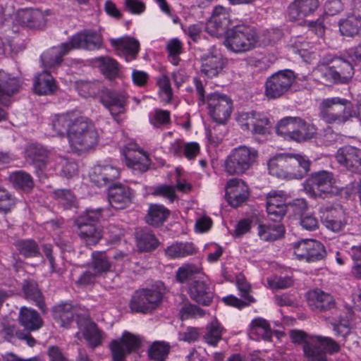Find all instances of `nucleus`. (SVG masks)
<instances>
[{"label":"nucleus","mask_w":361,"mask_h":361,"mask_svg":"<svg viewBox=\"0 0 361 361\" xmlns=\"http://www.w3.org/2000/svg\"><path fill=\"white\" fill-rule=\"evenodd\" d=\"M1 326L0 336L7 341L13 342L15 338H18V334H21L20 331L17 330L16 323L13 321H4Z\"/></svg>","instance_id":"nucleus-58"},{"label":"nucleus","mask_w":361,"mask_h":361,"mask_svg":"<svg viewBox=\"0 0 361 361\" xmlns=\"http://www.w3.org/2000/svg\"><path fill=\"white\" fill-rule=\"evenodd\" d=\"M226 200L230 205L238 207L249 197L248 186L240 179L229 180L225 187Z\"/></svg>","instance_id":"nucleus-21"},{"label":"nucleus","mask_w":361,"mask_h":361,"mask_svg":"<svg viewBox=\"0 0 361 361\" xmlns=\"http://www.w3.org/2000/svg\"><path fill=\"white\" fill-rule=\"evenodd\" d=\"M210 116L219 123H223L230 117L232 111V101L226 94L214 92L207 97Z\"/></svg>","instance_id":"nucleus-14"},{"label":"nucleus","mask_w":361,"mask_h":361,"mask_svg":"<svg viewBox=\"0 0 361 361\" xmlns=\"http://www.w3.org/2000/svg\"><path fill=\"white\" fill-rule=\"evenodd\" d=\"M161 300L162 293L157 289H141L132 296L129 307L133 312L145 314L156 309Z\"/></svg>","instance_id":"nucleus-9"},{"label":"nucleus","mask_w":361,"mask_h":361,"mask_svg":"<svg viewBox=\"0 0 361 361\" xmlns=\"http://www.w3.org/2000/svg\"><path fill=\"white\" fill-rule=\"evenodd\" d=\"M250 335L251 337L257 336L258 338L269 340L272 336L269 322L262 317L254 319L250 325Z\"/></svg>","instance_id":"nucleus-42"},{"label":"nucleus","mask_w":361,"mask_h":361,"mask_svg":"<svg viewBox=\"0 0 361 361\" xmlns=\"http://www.w3.org/2000/svg\"><path fill=\"white\" fill-rule=\"evenodd\" d=\"M118 176V169L110 164H97L92 168L90 174L91 181L99 187L108 185Z\"/></svg>","instance_id":"nucleus-26"},{"label":"nucleus","mask_w":361,"mask_h":361,"mask_svg":"<svg viewBox=\"0 0 361 361\" xmlns=\"http://www.w3.org/2000/svg\"><path fill=\"white\" fill-rule=\"evenodd\" d=\"M14 22L31 28H39L45 25L46 18L39 9L22 8L16 12Z\"/></svg>","instance_id":"nucleus-24"},{"label":"nucleus","mask_w":361,"mask_h":361,"mask_svg":"<svg viewBox=\"0 0 361 361\" xmlns=\"http://www.w3.org/2000/svg\"><path fill=\"white\" fill-rule=\"evenodd\" d=\"M23 290L27 300L33 301L42 312H46V305L41 291L34 281H25Z\"/></svg>","instance_id":"nucleus-39"},{"label":"nucleus","mask_w":361,"mask_h":361,"mask_svg":"<svg viewBox=\"0 0 361 361\" xmlns=\"http://www.w3.org/2000/svg\"><path fill=\"white\" fill-rule=\"evenodd\" d=\"M132 190L126 185L119 184L109 190V202L116 209H123L128 207L133 198Z\"/></svg>","instance_id":"nucleus-27"},{"label":"nucleus","mask_w":361,"mask_h":361,"mask_svg":"<svg viewBox=\"0 0 361 361\" xmlns=\"http://www.w3.org/2000/svg\"><path fill=\"white\" fill-rule=\"evenodd\" d=\"M110 42L117 54L124 57L126 61L136 59L140 49V43L137 39L126 36L111 39Z\"/></svg>","instance_id":"nucleus-23"},{"label":"nucleus","mask_w":361,"mask_h":361,"mask_svg":"<svg viewBox=\"0 0 361 361\" xmlns=\"http://www.w3.org/2000/svg\"><path fill=\"white\" fill-rule=\"evenodd\" d=\"M190 298L202 305H209L212 300L209 287L202 281H194L188 288Z\"/></svg>","instance_id":"nucleus-34"},{"label":"nucleus","mask_w":361,"mask_h":361,"mask_svg":"<svg viewBox=\"0 0 361 361\" xmlns=\"http://www.w3.org/2000/svg\"><path fill=\"white\" fill-rule=\"evenodd\" d=\"M166 49L171 62L175 66L178 65L180 61L178 56L181 54L183 49L182 42L176 38L172 39L167 43Z\"/></svg>","instance_id":"nucleus-57"},{"label":"nucleus","mask_w":361,"mask_h":361,"mask_svg":"<svg viewBox=\"0 0 361 361\" xmlns=\"http://www.w3.org/2000/svg\"><path fill=\"white\" fill-rule=\"evenodd\" d=\"M33 88L35 92L39 95H48L56 91L57 85L52 75L44 71L35 76Z\"/></svg>","instance_id":"nucleus-35"},{"label":"nucleus","mask_w":361,"mask_h":361,"mask_svg":"<svg viewBox=\"0 0 361 361\" xmlns=\"http://www.w3.org/2000/svg\"><path fill=\"white\" fill-rule=\"evenodd\" d=\"M258 152L253 147L240 145L233 149L224 161L226 172L231 175H241L256 162Z\"/></svg>","instance_id":"nucleus-4"},{"label":"nucleus","mask_w":361,"mask_h":361,"mask_svg":"<svg viewBox=\"0 0 361 361\" xmlns=\"http://www.w3.org/2000/svg\"><path fill=\"white\" fill-rule=\"evenodd\" d=\"M311 161L301 154H283L271 159L268 163L269 173L279 178H302L310 171Z\"/></svg>","instance_id":"nucleus-1"},{"label":"nucleus","mask_w":361,"mask_h":361,"mask_svg":"<svg viewBox=\"0 0 361 361\" xmlns=\"http://www.w3.org/2000/svg\"><path fill=\"white\" fill-rule=\"evenodd\" d=\"M92 269L95 274L100 275L110 270L111 263L104 252L92 253Z\"/></svg>","instance_id":"nucleus-52"},{"label":"nucleus","mask_w":361,"mask_h":361,"mask_svg":"<svg viewBox=\"0 0 361 361\" xmlns=\"http://www.w3.org/2000/svg\"><path fill=\"white\" fill-rule=\"evenodd\" d=\"M14 200L11 195L3 188L0 192V209L4 212H8L14 206Z\"/></svg>","instance_id":"nucleus-64"},{"label":"nucleus","mask_w":361,"mask_h":361,"mask_svg":"<svg viewBox=\"0 0 361 361\" xmlns=\"http://www.w3.org/2000/svg\"><path fill=\"white\" fill-rule=\"evenodd\" d=\"M223 331L221 324L216 320L212 321L206 327L204 340L207 344L216 346L221 339Z\"/></svg>","instance_id":"nucleus-46"},{"label":"nucleus","mask_w":361,"mask_h":361,"mask_svg":"<svg viewBox=\"0 0 361 361\" xmlns=\"http://www.w3.org/2000/svg\"><path fill=\"white\" fill-rule=\"evenodd\" d=\"M49 152L40 145H30L26 150L27 161L37 168H42L48 162Z\"/></svg>","instance_id":"nucleus-37"},{"label":"nucleus","mask_w":361,"mask_h":361,"mask_svg":"<svg viewBox=\"0 0 361 361\" xmlns=\"http://www.w3.org/2000/svg\"><path fill=\"white\" fill-rule=\"evenodd\" d=\"M99 98L100 102L109 111L117 122L119 116L126 112L127 96L121 91L104 89L101 90Z\"/></svg>","instance_id":"nucleus-13"},{"label":"nucleus","mask_w":361,"mask_h":361,"mask_svg":"<svg viewBox=\"0 0 361 361\" xmlns=\"http://www.w3.org/2000/svg\"><path fill=\"white\" fill-rule=\"evenodd\" d=\"M99 133L94 124L89 118L80 116L71 128L68 143L71 148L78 153H85L94 149L99 142Z\"/></svg>","instance_id":"nucleus-2"},{"label":"nucleus","mask_w":361,"mask_h":361,"mask_svg":"<svg viewBox=\"0 0 361 361\" xmlns=\"http://www.w3.org/2000/svg\"><path fill=\"white\" fill-rule=\"evenodd\" d=\"M305 190L312 197L322 198L338 195L341 192L336 185L334 174L326 171L312 173L306 180Z\"/></svg>","instance_id":"nucleus-6"},{"label":"nucleus","mask_w":361,"mask_h":361,"mask_svg":"<svg viewBox=\"0 0 361 361\" xmlns=\"http://www.w3.org/2000/svg\"><path fill=\"white\" fill-rule=\"evenodd\" d=\"M319 70L322 78L326 82L341 83L338 73H337V69L335 66H323L321 67Z\"/></svg>","instance_id":"nucleus-62"},{"label":"nucleus","mask_w":361,"mask_h":361,"mask_svg":"<svg viewBox=\"0 0 361 361\" xmlns=\"http://www.w3.org/2000/svg\"><path fill=\"white\" fill-rule=\"evenodd\" d=\"M231 23L229 9L222 6H216L206 24L205 30L210 35L219 37L224 34Z\"/></svg>","instance_id":"nucleus-17"},{"label":"nucleus","mask_w":361,"mask_h":361,"mask_svg":"<svg viewBox=\"0 0 361 361\" xmlns=\"http://www.w3.org/2000/svg\"><path fill=\"white\" fill-rule=\"evenodd\" d=\"M322 219L324 226L334 232L341 231L348 224L346 213L340 206L326 209Z\"/></svg>","instance_id":"nucleus-29"},{"label":"nucleus","mask_w":361,"mask_h":361,"mask_svg":"<svg viewBox=\"0 0 361 361\" xmlns=\"http://www.w3.org/2000/svg\"><path fill=\"white\" fill-rule=\"evenodd\" d=\"M19 321L27 329L35 331L42 327V319L34 310L26 307H21L19 313Z\"/></svg>","instance_id":"nucleus-38"},{"label":"nucleus","mask_w":361,"mask_h":361,"mask_svg":"<svg viewBox=\"0 0 361 361\" xmlns=\"http://www.w3.org/2000/svg\"><path fill=\"white\" fill-rule=\"evenodd\" d=\"M286 208V197L283 191H272L268 194L267 212L271 220H280L285 215Z\"/></svg>","instance_id":"nucleus-25"},{"label":"nucleus","mask_w":361,"mask_h":361,"mask_svg":"<svg viewBox=\"0 0 361 361\" xmlns=\"http://www.w3.org/2000/svg\"><path fill=\"white\" fill-rule=\"evenodd\" d=\"M361 27V19L353 13L346 19L341 21L339 28L341 34L345 36H354L357 35Z\"/></svg>","instance_id":"nucleus-45"},{"label":"nucleus","mask_w":361,"mask_h":361,"mask_svg":"<svg viewBox=\"0 0 361 361\" xmlns=\"http://www.w3.org/2000/svg\"><path fill=\"white\" fill-rule=\"evenodd\" d=\"M236 286L240 290L242 297L246 300L248 303L254 302L255 299L252 296L249 295L250 290V285L246 281L243 275H238L236 277Z\"/></svg>","instance_id":"nucleus-61"},{"label":"nucleus","mask_w":361,"mask_h":361,"mask_svg":"<svg viewBox=\"0 0 361 361\" xmlns=\"http://www.w3.org/2000/svg\"><path fill=\"white\" fill-rule=\"evenodd\" d=\"M52 312L54 320L62 327H68L76 314L75 308L68 303L56 305L53 308Z\"/></svg>","instance_id":"nucleus-36"},{"label":"nucleus","mask_w":361,"mask_h":361,"mask_svg":"<svg viewBox=\"0 0 361 361\" xmlns=\"http://www.w3.org/2000/svg\"><path fill=\"white\" fill-rule=\"evenodd\" d=\"M339 345L328 337L312 338L305 347V355L310 361L326 360V351L338 352Z\"/></svg>","instance_id":"nucleus-12"},{"label":"nucleus","mask_w":361,"mask_h":361,"mask_svg":"<svg viewBox=\"0 0 361 361\" xmlns=\"http://www.w3.org/2000/svg\"><path fill=\"white\" fill-rule=\"evenodd\" d=\"M78 118L74 114L69 113L55 115L51 123L53 135L58 136L66 135L68 137L71 128H72Z\"/></svg>","instance_id":"nucleus-33"},{"label":"nucleus","mask_w":361,"mask_h":361,"mask_svg":"<svg viewBox=\"0 0 361 361\" xmlns=\"http://www.w3.org/2000/svg\"><path fill=\"white\" fill-rule=\"evenodd\" d=\"M68 42L63 43L60 46L53 47L44 51L41 56V61L44 68L51 69L59 66L63 56L71 51Z\"/></svg>","instance_id":"nucleus-30"},{"label":"nucleus","mask_w":361,"mask_h":361,"mask_svg":"<svg viewBox=\"0 0 361 361\" xmlns=\"http://www.w3.org/2000/svg\"><path fill=\"white\" fill-rule=\"evenodd\" d=\"M170 212L161 204H151L146 217L147 224L152 226H159L163 224L169 217Z\"/></svg>","instance_id":"nucleus-41"},{"label":"nucleus","mask_w":361,"mask_h":361,"mask_svg":"<svg viewBox=\"0 0 361 361\" xmlns=\"http://www.w3.org/2000/svg\"><path fill=\"white\" fill-rule=\"evenodd\" d=\"M99 66L103 74L108 78H116L118 74V64L116 60L109 56L97 59Z\"/></svg>","instance_id":"nucleus-49"},{"label":"nucleus","mask_w":361,"mask_h":361,"mask_svg":"<svg viewBox=\"0 0 361 361\" xmlns=\"http://www.w3.org/2000/svg\"><path fill=\"white\" fill-rule=\"evenodd\" d=\"M296 119L297 117H286L280 120L276 126V133L286 140H292Z\"/></svg>","instance_id":"nucleus-47"},{"label":"nucleus","mask_w":361,"mask_h":361,"mask_svg":"<svg viewBox=\"0 0 361 361\" xmlns=\"http://www.w3.org/2000/svg\"><path fill=\"white\" fill-rule=\"evenodd\" d=\"M267 283L271 289H283L291 286L293 281L289 276H274L268 279Z\"/></svg>","instance_id":"nucleus-60"},{"label":"nucleus","mask_w":361,"mask_h":361,"mask_svg":"<svg viewBox=\"0 0 361 361\" xmlns=\"http://www.w3.org/2000/svg\"><path fill=\"white\" fill-rule=\"evenodd\" d=\"M102 212L101 209H87L75 220V224L78 229L79 236L87 245H95L102 238L101 231L95 226V223L102 216Z\"/></svg>","instance_id":"nucleus-8"},{"label":"nucleus","mask_w":361,"mask_h":361,"mask_svg":"<svg viewBox=\"0 0 361 361\" xmlns=\"http://www.w3.org/2000/svg\"><path fill=\"white\" fill-rule=\"evenodd\" d=\"M201 72L208 78L219 76L226 64L219 50L214 46L201 56Z\"/></svg>","instance_id":"nucleus-16"},{"label":"nucleus","mask_w":361,"mask_h":361,"mask_svg":"<svg viewBox=\"0 0 361 361\" xmlns=\"http://www.w3.org/2000/svg\"><path fill=\"white\" fill-rule=\"evenodd\" d=\"M137 244L140 250L149 252L157 247L159 240L152 231L145 230L137 233Z\"/></svg>","instance_id":"nucleus-44"},{"label":"nucleus","mask_w":361,"mask_h":361,"mask_svg":"<svg viewBox=\"0 0 361 361\" xmlns=\"http://www.w3.org/2000/svg\"><path fill=\"white\" fill-rule=\"evenodd\" d=\"M68 44L71 50L74 49L94 50L102 47V37L95 31L84 30L73 36Z\"/></svg>","instance_id":"nucleus-22"},{"label":"nucleus","mask_w":361,"mask_h":361,"mask_svg":"<svg viewBox=\"0 0 361 361\" xmlns=\"http://www.w3.org/2000/svg\"><path fill=\"white\" fill-rule=\"evenodd\" d=\"M20 88V80L8 73L0 70V103L8 105V99L18 93Z\"/></svg>","instance_id":"nucleus-31"},{"label":"nucleus","mask_w":361,"mask_h":361,"mask_svg":"<svg viewBox=\"0 0 361 361\" xmlns=\"http://www.w3.org/2000/svg\"><path fill=\"white\" fill-rule=\"evenodd\" d=\"M153 195L157 196H162L165 198H167L170 200V202H173L175 198L176 197L175 193V188L171 185H162L158 186L155 188Z\"/></svg>","instance_id":"nucleus-63"},{"label":"nucleus","mask_w":361,"mask_h":361,"mask_svg":"<svg viewBox=\"0 0 361 361\" xmlns=\"http://www.w3.org/2000/svg\"><path fill=\"white\" fill-rule=\"evenodd\" d=\"M159 87V94L161 99L165 102H169L172 97V90L169 78L166 75H161L157 80Z\"/></svg>","instance_id":"nucleus-59"},{"label":"nucleus","mask_w":361,"mask_h":361,"mask_svg":"<svg viewBox=\"0 0 361 361\" xmlns=\"http://www.w3.org/2000/svg\"><path fill=\"white\" fill-rule=\"evenodd\" d=\"M337 73L340 78L341 83L348 82L354 75V68L350 62L343 59L336 60Z\"/></svg>","instance_id":"nucleus-54"},{"label":"nucleus","mask_w":361,"mask_h":361,"mask_svg":"<svg viewBox=\"0 0 361 361\" xmlns=\"http://www.w3.org/2000/svg\"><path fill=\"white\" fill-rule=\"evenodd\" d=\"M307 303L313 311H326L335 307L334 298L320 289H315L308 293Z\"/></svg>","instance_id":"nucleus-32"},{"label":"nucleus","mask_w":361,"mask_h":361,"mask_svg":"<svg viewBox=\"0 0 361 361\" xmlns=\"http://www.w3.org/2000/svg\"><path fill=\"white\" fill-rule=\"evenodd\" d=\"M319 111V117L329 124H343L355 116L352 103L337 97L322 99Z\"/></svg>","instance_id":"nucleus-3"},{"label":"nucleus","mask_w":361,"mask_h":361,"mask_svg":"<svg viewBox=\"0 0 361 361\" xmlns=\"http://www.w3.org/2000/svg\"><path fill=\"white\" fill-rule=\"evenodd\" d=\"M9 178L16 187L24 191H30L33 188L34 182L31 176L25 171L13 172L10 175Z\"/></svg>","instance_id":"nucleus-48"},{"label":"nucleus","mask_w":361,"mask_h":361,"mask_svg":"<svg viewBox=\"0 0 361 361\" xmlns=\"http://www.w3.org/2000/svg\"><path fill=\"white\" fill-rule=\"evenodd\" d=\"M141 338L128 331H124L120 338L113 340L110 343L113 361H125L126 356L138 349Z\"/></svg>","instance_id":"nucleus-10"},{"label":"nucleus","mask_w":361,"mask_h":361,"mask_svg":"<svg viewBox=\"0 0 361 361\" xmlns=\"http://www.w3.org/2000/svg\"><path fill=\"white\" fill-rule=\"evenodd\" d=\"M194 251V247L190 244L176 243L168 247L165 252L169 257L178 258L190 255Z\"/></svg>","instance_id":"nucleus-51"},{"label":"nucleus","mask_w":361,"mask_h":361,"mask_svg":"<svg viewBox=\"0 0 361 361\" xmlns=\"http://www.w3.org/2000/svg\"><path fill=\"white\" fill-rule=\"evenodd\" d=\"M200 272V269L193 264H185L176 271V279L180 283H185L192 280L193 276Z\"/></svg>","instance_id":"nucleus-55"},{"label":"nucleus","mask_w":361,"mask_h":361,"mask_svg":"<svg viewBox=\"0 0 361 361\" xmlns=\"http://www.w3.org/2000/svg\"><path fill=\"white\" fill-rule=\"evenodd\" d=\"M77 324L79 329L76 334L77 337L81 334L88 345L93 348L102 344L104 334L88 317L77 315Z\"/></svg>","instance_id":"nucleus-20"},{"label":"nucleus","mask_w":361,"mask_h":361,"mask_svg":"<svg viewBox=\"0 0 361 361\" xmlns=\"http://www.w3.org/2000/svg\"><path fill=\"white\" fill-rule=\"evenodd\" d=\"M284 233V228L280 224L273 225L259 224L258 235L264 241H272L281 238Z\"/></svg>","instance_id":"nucleus-43"},{"label":"nucleus","mask_w":361,"mask_h":361,"mask_svg":"<svg viewBox=\"0 0 361 361\" xmlns=\"http://www.w3.org/2000/svg\"><path fill=\"white\" fill-rule=\"evenodd\" d=\"M319 6V0H295L288 7L291 21L302 20L312 14Z\"/></svg>","instance_id":"nucleus-28"},{"label":"nucleus","mask_w":361,"mask_h":361,"mask_svg":"<svg viewBox=\"0 0 361 361\" xmlns=\"http://www.w3.org/2000/svg\"><path fill=\"white\" fill-rule=\"evenodd\" d=\"M294 254L301 261L314 262L323 259L326 256L324 246L319 241L305 239L293 245Z\"/></svg>","instance_id":"nucleus-11"},{"label":"nucleus","mask_w":361,"mask_h":361,"mask_svg":"<svg viewBox=\"0 0 361 361\" xmlns=\"http://www.w3.org/2000/svg\"><path fill=\"white\" fill-rule=\"evenodd\" d=\"M237 121L243 130L255 135H265L268 133L267 126L270 125L266 116L255 111L239 113Z\"/></svg>","instance_id":"nucleus-15"},{"label":"nucleus","mask_w":361,"mask_h":361,"mask_svg":"<svg viewBox=\"0 0 361 361\" xmlns=\"http://www.w3.org/2000/svg\"><path fill=\"white\" fill-rule=\"evenodd\" d=\"M16 247L25 257H35L40 255L39 248L33 240H23L17 242Z\"/></svg>","instance_id":"nucleus-53"},{"label":"nucleus","mask_w":361,"mask_h":361,"mask_svg":"<svg viewBox=\"0 0 361 361\" xmlns=\"http://www.w3.org/2000/svg\"><path fill=\"white\" fill-rule=\"evenodd\" d=\"M338 163L351 173H361V149L346 145L338 149L335 155Z\"/></svg>","instance_id":"nucleus-19"},{"label":"nucleus","mask_w":361,"mask_h":361,"mask_svg":"<svg viewBox=\"0 0 361 361\" xmlns=\"http://www.w3.org/2000/svg\"><path fill=\"white\" fill-rule=\"evenodd\" d=\"M295 79V73L289 69L273 73L265 81L264 95L269 99H276L283 97L290 90Z\"/></svg>","instance_id":"nucleus-7"},{"label":"nucleus","mask_w":361,"mask_h":361,"mask_svg":"<svg viewBox=\"0 0 361 361\" xmlns=\"http://www.w3.org/2000/svg\"><path fill=\"white\" fill-rule=\"evenodd\" d=\"M295 121V129L292 140L296 142L305 141L311 139L316 133V129L313 125L306 123L298 117H297Z\"/></svg>","instance_id":"nucleus-40"},{"label":"nucleus","mask_w":361,"mask_h":361,"mask_svg":"<svg viewBox=\"0 0 361 361\" xmlns=\"http://www.w3.org/2000/svg\"><path fill=\"white\" fill-rule=\"evenodd\" d=\"M170 350V345L164 342L156 341L148 350L150 359L155 361H165Z\"/></svg>","instance_id":"nucleus-50"},{"label":"nucleus","mask_w":361,"mask_h":361,"mask_svg":"<svg viewBox=\"0 0 361 361\" xmlns=\"http://www.w3.org/2000/svg\"><path fill=\"white\" fill-rule=\"evenodd\" d=\"M149 122L155 128L162 127L170 123V113L162 109H156L149 114Z\"/></svg>","instance_id":"nucleus-56"},{"label":"nucleus","mask_w":361,"mask_h":361,"mask_svg":"<svg viewBox=\"0 0 361 361\" xmlns=\"http://www.w3.org/2000/svg\"><path fill=\"white\" fill-rule=\"evenodd\" d=\"M122 152L128 168L139 172H145L148 169L149 158L135 143H129L124 147Z\"/></svg>","instance_id":"nucleus-18"},{"label":"nucleus","mask_w":361,"mask_h":361,"mask_svg":"<svg viewBox=\"0 0 361 361\" xmlns=\"http://www.w3.org/2000/svg\"><path fill=\"white\" fill-rule=\"evenodd\" d=\"M257 42L255 30L245 25H240L227 31L224 44L231 51L241 54L252 49Z\"/></svg>","instance_id":"nucleus-5"}]
</instances>
